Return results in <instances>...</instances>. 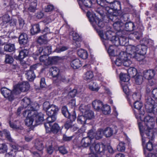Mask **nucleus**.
I'll return each mask as SVG.
<instances>
[{
  "label": "nucleus",
  "mask_w": 157,
  "mask_h": 157,
  "mask_svg": "<svg viewBox=\"0 0 157 157\" xmlns=\"http://www.w3.org/2000/svg\"><path fill=\"white\" fill-rule=\"evenodd\" d=\"M97 2L101 6L96 10L97 13L102 16L104 14L103 10H105L109 19L114 22L113 25L114 27H120L122 22L117 17L121 13V11L118 10L117 7L118 6L120 9H121L120 3L109 2L105 0H97Z\"/></svg>",
  "instance_id": "nucleus-1"
},
{
  "label": "nucleus",
  "mask_w": 157,
  "mask_h": 157,
  "mask_svg": "<svg viewBox=\"0 0 157 157\" xmlns=\"http://www.w3.org/2000/svg\"><path fill=\"white\" fill-rule=\"evenodd\" d=\"M144 122L146 126L144 134L148 139L152 140L154 138L152 130L155 124L154 120L153 117L148 115L144 118Z\"/></svg>",
  "instance_id": "nucleus-2"
},
{
  "label": "nucleus",
  "mask_w": 157,
  "mask_h": 157,
  "mask_svg": "<svg viewBox=\"0 0 157 157\" xmlns=\"http://www.w3.org/2000/svg\"><path fill=\"white\" fill-rule=\"evenodd\" d=\"M141 45H139L136 46L133 45H129L127 47L126 49V52L131 56V57L135 58L138 61L142 60V58H138L137 54L140 52Z\"/></svg>",
  "instance_id": "nucleus-3"
},
{
  "label": "nucleus",
  "mask_w": 157,
  "mask_h": 157,
  "mask_svg": "<svg viewBox=\"0 0 157 157\" xmlns=\"http://www.w3.org/2000/svg\"><path fill=\"white\" fill-rule=\"evenodd\" d=\"M30 86L28 82H23L19 83L14 86L13 92L16 94H19L21 92H25L28 91L29 88Z\"/></svg>",
  "instance_id": "nucleus-4"
},
{
  "label": "nucleus",
  "mask_w": 157,
  "mask_h": 157,
  "mask_svg": "<svg viewBox=\"0 0 157 157\" xmlns=\"http://www.w3.org/2000/svg\"><path fill=\"white\" fill-rule=\"evenodd\" d=\"M90 149L91 152H95L98 153H104L106 150V146L101 143H98L92 144L90 147Z\"/></svg>",
  "instance_id": "nucleus-5"
},
{
  "label": "nucleus",
  "mask_w": 157,
  "mask_h": 157,
  "mask_svg": "<svg viewBox=\"0 0 157 157\" xmlns=\"http://www.w3.org/2000/svg\"><path fill=\"white\" fill-rule=\"evenodd\" d=\"M155 102L152 98L147 95L145 97V106L147 111L149 113L153 112L155 107Z\"/></svg>",
  "instance_id": "nucleus-6"
},
{
  "label": "nucleus",
  "mask_w": 157,
  "mask_h": 157,
  "mask_svg": "<svg viewBox=\"0 0 157 157\" xmlns=\"http://www.w3.org/2000/svg\"><path fill=\"white\" fill-rule=\"evenodd\" d=\"M87 16L89 18V20L93 26L98 25L100 27H102L104 25L103 22L100 20L98 17L95 15L91 14L90 12H88Z\"/></svg>",
  "instance_id": "nucleus-7"
},
{
  "label": "nucleus",
  "mask_w": 157,
  "mask_h": 157,
  "mask_svg": "<svg viewBox=\"0 0 157 157\" xmlns=\"http://www.w3.org/2000/svg\"><path fill=\"white\" fill-rule=\"evenodd\" d=\"M103 135V129H99L96 132L94 130L91 129L88 132V136L92 139L95 138L97 140H99L102 138Z\"/></svg>",
  "instance_id": "nucleus-8"
},
{
  "label": "nucleus",
  "mask_w": 157,
  "mask_h": 157,
  "mask_svg": "<svg viewBox=\"0 0 157 157\" xmlns=\"http://www.w3.org/2000/svg\"><path fill=\"white\" fill-rule=\"evenodd\" d=\"M70 35L72 36L73 40L75 41L73 44L76 47H79L80 46V42L82 40L81 37L75 31L72 30L70 32Z\"/></svg>",
  "instance_id": "nucleus-9"
},
{
  "label": "nucleus",
  "mask_w": 157,
  "mask_h": 157,
  "mask_svg": "<svg viewBox=\"0 0 157 157\" xmlns=\"http://www.w3.org/2000/svg\"><path fill=\"white\" fill-rule=\"evenodd\" d=\"M1 92L4 96L10 101H12L14 98L13 94H15L10 90L6 88H2L1 89Z\"/></svg>",
  "instance_id": "nucleus-10"
},
{
  "label": "nucleus",
  "mask_w": 157,
  "mask_h": 157,
  "mask_svg": "<svg viewBox=\"0 0 157 157\" xmlns=\"http://www.w3.org/2000/svg\"><path fill=\"white\" fill-rule=\"evenodd\" d=\"M127 52H121L120 53L119 57L122 59V63L123 65L126 67H128L132 64L131 60L128 58V56Z\"/></svg>",
  "instance_id": "nucleus-11"
},
{
  "label": "nucleus",
  "mask_w": 157,
  "mask_h": 157,
  "mask_svg": "<svg viewBox=\"0 0 157 157\" xmlns=\"http://www.w3.org/2000/svg\"><path fill=\"white\" fill-rule=\"evenodd\" d=\"M97 32L101 38L104 40H107L111 37L112 33L111 30H97Z\"/></svg>",
  "instance_id": "nucleus-12"
},
{
  "label": "nucleus",
  "mask_w": 157,
  "mask_h": 157,
  "mask_svg": "<svg viewBox=\"0 0 157 157\" xmlns=\"http://www.w3.org/2000/svg\"><path fill=\"white\" fill-rule=\"evenodd\" d=\"M86 107L83 106H80L79 107V109L82 113H84V115L87 120L90 119L94 116V113L91 110H86Z\"/></svg>",
  "instance_id": "nucleus-13"
},
{
  "label": "nucleus",
  "mask_w": 157,
  "mask_h": 157,
  "mask_svg": "<svg viewBox=\"0 0 157 157\" xmlns=\"http://www.w3.org/2000/svg\"><path fill=\"white\" fill-rule=\"evenodd\" d=\"M44 114L42 113H38L37 112H34L33 113V117L37 125L41 123L44 120Z\"/></svg>",
  "instance_id": "nucleus-14"
},
{
  "label": "nucleus",
  "mask_w": 157,
  "mask_h": 157,
  "mask_svg": "<svg viewBox=\"0 0 157 157\" xmlns=\"http://www.w3.org/2000/svg\"><path fill=\"white\" fill-rule=\"evenodd\" d=\"M94 143L92 142V139L88 136V133L87 134V137L83 138L81 141V144L82 146L84 147H86L89 146L90 147L92 144H94Z\"/></svg>",
  "instance_id": "nucleus-15"
},
{
  "label": "nucleus",
  "mask_w": 157,
  "mask_h": 157,
  "mask_svg": "<svg viewBox=\"0 0 157 157\" xmlns=\"http://www.w3.org/2000/svg\"><path fill=\"white\" fill-rule=\"evenodd\" d=\"M63 115L66 117L70 119L71 121H74L76 118L75 115L72 114L71 115L68 111L67 107L64 106L62 107L61 109Z\"/></svg>",
  "instance_id": "nucleus-16"
},
{
  "label": "nucleus",
  "mask_w": 157,
  "mask_h": 157,
  "mask_svg": "<svg viewBox=\"0 0 157 157\" xmlns=\"http://www.w3.org/2000/svg\"><path fill=\"white\" fill-rule=\"evenodd\" d=\"M26 2L29 4V6L28 8L29 11L31 12H34L36 10L37 0H26Z\"/></svg>",
  "instance_id": "nucleus-17"
},
{
  "label": "nucleus",
  "mask_w": 157,
  "mask_h": 157,
  "mask_svg": "<svg viewBox=\"0 0 157 157\" xmlns=\"http://www.w3.org/2000/svg\"><path fill=\"white\" fill-rule=\"evenodd\" d=\"M38 51L40 54L43 53V54L48 55L52 52L51 46H48L40 47Z\"/></svg>",
  "instance_id": "nucleus-18"
},
{
  "label": "nucleus",
  "mask_w": 157,
  "mask_h": 157,
  "mask_svg": "<svg viewBox=\"0 0 157 157\" xmlns=\"http://www.w3.org/2000/svg\"><path fill=\"white\" fill-rule=\"evenodd\" d=\"M58 110V108L57 106L52 105L51 107H50L46 113L48 116H55L57 113Z\"/></svg>",
  "instance_id": "nucleus-19"
},
{
  "label": "nucleus",
  "mask_w": 157,
  "mask_h": 157,
  "mask_svg": "<svg viewBox=\"0 0 157 157\" xmlns=\"http://www.w3.org/2000/svg\"><path fill=\"white\" fill-rule=\"evenodd\" d=\"M155 75V71L153 70H146L143 72V76L145 78L148 80L152 78Z\"/></svg>",
  "instance_id": "nucleus-20"
},
{
  "label": "nucleus",
  "mask_w": 157,
  "mask_h": 157,
  "mask_svg": "<svg viewBox=\"0 0 157 157\" xmlns=\"http://www.w3.org/2000/svg\"><path fill=\"white\" fill-rule=\"evenodd\" d=\"M129 32L128 30H118L116 33V35L118 36V41L119 42V45H121V43L123 39V36L124 33H128Z\"/></svg>",
  "instance_id": "nucleus-21"
},
{
  "label": "nucleus",
  "mask_w": 157,
  "mask_h": 157,
  "mask_svg": "<svg viewBox=\"0 0 157 157\" xmlns=\"http://www.w3.org/2000/svg\"><path fill=\"white\" fill-rule=\"evenodd\" d=\"M30 103L31 101L30 99L27 97H25L21 101V106L23 108H27L28 109L30 107Z\"/></svg>",
  "instance_id": "nucleus-22"
},
{
  "label": "nucleus",
  "mask_w": 157,
  "mask_h": 157,
  "mask_svg": "<svg viewBox=\"0 0 157 157\" xmlns=\"http://www.w3.org/2000/svg\"><path fill=\"white\" fill-rule=\"evenodd\" d=\"M71 66L74 69H77L82 66L80 60L78 59L73 60L71 63Z\"/></svg>",
  "instance_id": "nucleus-23"
},
{
  "label": "nucleus",
  "mask_w": 157,
  "mask_h": 157,
  "mask_svg": "<svg viewBox=\"0 0 157 157\" xmlns=\"http://www.w3.org/2000/svg\"><path fill=\"white\" fill-rule=\"evenodd\" d=\"M146 148L148 151H150L153 150L155 154H157V146H153L152 142L150 140L146 144Z\"/></svg>",
  "instance_id": "nucleus-24"
},
{
  "label": "nucleus",
  "mask_w": 157,
  "mask_h": 157,
  "mask_svg": "<svg viewBox=\"0 0 157 157\" xmlns=\"http://www.w3.org/2000/svg\"><path fill=\"white\" fill-rule=\"evenodd\" d=\"M28 40L27 36L25 33H22L19 36V41L20 44H26L28 42Z\"/></svg>",
  "instance_id": "nucleus-25"
},
{
  "label": "nucleus",
  "mask_w": 157,
  "mask_h": 157,
  "mask_svg": "<svg viewBox=\"0 0 157 157\" xmlns=\"http://www.w3.org/2000/svg\"><path fill=\"white\" fill-rule=\"evenodd\" d=\"M134 108L139 111V113L140 114L143 115L144 114V111H141V109L143 106L142 103L139 101H136L134 102Z\"/></svg>",
  "instance_id": "nucleus-26"
},
{
  "label": "nucleus",
  "mask_w": 157,
  "mask_h": 157,
  "mask_svg": "<svg viewBox=\"0 0 157 157\" xmlns=\"http://www.w3.org/2000/svg\"><path fill=\"white\" fill-rule=\"evenodd\" d=\"M59 69L57 67H53L50 68L49 71L53 77H57L59 75Z\"/></svg>",
  "instance_id": "nucleus-27"
},
{
  "label": "nucleus",
  "mask_w": 157,
  "mask_h": 157,
  "mask_svg": "<svg viewBox=\"0 0 157 157\" xmlns=\"http://www.w3.org/2000/svg\"><path fill=\"white\" fill-rule=\"evenodd\" d=\"M77 54L81 58L83 59H86L88 57V54L86 51L82 49L78 51Z\"/></svg>",
  "instance_id": "nucleus-28"
},
{
  "label": "nucleus",
  "mask_w": 157,
  "mask_h": 157,
  "mask_svg": "<svg viewBox=\"0 0 157 157\" xmlns=\"http://www.w3.org/2000/svg\"><path fill=\"white\" fill-rule=\"evenodd\" d=\"M25 75L27 77V78L29 81H33L35 77V75L34 74L33 71H26Z\"/></svg>",
  "instance_id": "nucleus-29"
},
{
  "label": "nucleus",
  "mask_w": 157,
  "mask_h": 157,
  "mask_svg": "<svg viewBox=\"0 0 157 157\" xmlns=\"http://www.w3.org/2000/svg\"><path fill=\"white\" fill-rule=\"evenodd\" d=\"M4 134L7 140L10 142H12L13 139L10 136V132L6 129H4L2 131H0V136H2Z\"/></svg>",
  "instance_id": "nucleus-30"
},
{
  "label": "nucleus",
  "mask_w": 157,
  "mask_h": 157,
  "mask_svg": "<svg viewBox=\"0 0 157 157\" xmlns=\"http://www.w3.org/2000/svg\"><path fill=\"white\" fill-rule=\"evenodd\" d=\"M39 108V105L37 103L35 102H32L31 103L30 107L29 108L28 110L30 111H33L34 112H34V111L37 110Z\"/></svg>",
  "instance_id": "nucleus-31"
},
{
  "label": "nucleus",
  "mask_w": 157,
  "mask_h": 157,
  "mask_svg": "<svg viewBox=\"0 0 157 157\" xmlns=\"http://www.w3.org/2000/svg\"><path fill=\"white\" fill-rule=\"evenodd\" d=\"M92 105L95 109L99 110L101 109L103 104L102 102L100 101L95 100L93 102Z\"/></svg>",
  "instance_id": "nucleus-32"
},
{
  "label": "nucleus",
  "mask_w": 157,
  "mask_h": 157,
  "mask_svg": "<svg viewBox=\"0 0 157 157\" xmlns=\"http://www.w3.org/2000/svg\"><path fill=\"white\" fill-rule=\"evenodd\" d=\"M4 49L5 51L9 52L14 51L15 49L14 45L10 43L5 45Z\"/></svg>",
  "instance_id": "nucleus-33"
},
{
  "label": "nucleus",
  "mask_w": 157,
  "mask_h": 157,
  "mask_svg": "<svg viewBox=\"0 0 157 157\" xmlns=\"http://www.w3.org/2000/svg\"><path fill=\"white\" fill-rule=\"evenodd\" d=\"M37 42L40 44H45L48 42V40L45 35L39 36L37 40Z\"/></svg>",
  "instance_id": "nucleus-34"
},
{
  "label": "nucleus",
  "mask_w": 157,
  "mask_h": 157,
  "mask_svg": "<svg viewBox=\"0 0 157 157\" xmlns=\"http://www.w3.org/2000/svg\"><path fill=\"white\" fill-rule=\"evenodd\" d=\"M28 51L27 49H24L21 51L19 54L18 58V59L21 60L25 57L27 56L28 54Z\"/></svg>",
  "instance_id": "nucleus-35"
},
{
  "label": "nucleus",
  "mask_w": 157,
  "mask_h": 157,
  "mask_svg": "<svg viewBox=\"0 0 157 157\" xmlns=\"http://www.w3.org/2000/svg\"><path fill=\"white\" fill-rule=\"evenodd\" d=\"M59 57L57 56L49 57H48V60L47 62H46V64L49 65L55 63L57 61L59 60Z\"/></svg>",
  "instance_id": "nucleus-36"
},
{
  "label": "nucleus",
  "mask_w": 157,
  "mask_h": 157,
  "mask_svg": "<svg viewBox=\"0 0 157 157\" xmlns=\"http://www.w3.org/2000/svg\"><path fill=\"white\" fill-rule=\"evenodd\" d=\"M89 88L92 91H98L99 88L96 82H92L89 85Z\"/></svg>",
  "instance_id": "nucleus-37"
},
{
  "label": "nucleus",
  "mask_w": 157,
  "mask_h": 157,
  "mask_svg": "<svg viewBox=\"0 0 157 157\" xmlns=\"http://www.w3.org/2000/svg\"><path fill=\"white\" fill-rule=\"evenodd\" d=\"M103 134H104L106 137H110L112 136L113 134V130L112 129L110 128L107 127L105 130H103Z\"/></svg>",
  "instance_id": "nucleus-38"
},
{
  "label": "nucleus",
  "mask_w": 157,
  "mask_h": 157,
  "mask_svg": "<svg viewBox=\"0 0 157 157\" xmlns=\"http://www.w3.org/2000/svg\"><path fill=\"white\" fill-rule=\"evenodd\" d=\"M101 109L103 113L105 115L109 114L111 112L110 106L107 105H102Z\"/></svg>",
  "instance_id": "nucleus-39"
},
{
  "label": "nucleus",
  "mask_w": 157,
  "mask_h": 157,
  "mask_svg": "<svg viewBox=\"0 0 157 157\" xmlns=\"http://www.w3.org/2000/svg\"><path fill=\"white\" fill-rule=\"evenodd\" d=\"M135 79L136 84L137 85L141 84L143 82V76L139 74H137L135 76Z\"/></svg>",
  "instance_id": "nucleus-40"
},
{
  "label": "nucleus",
  "mask_w": 157,
  "mask_h": 157,
  "mask_svg": "<svg viewBox=\"0 0 157 157\" xmlns=\"http://www.w3.org/2000/svg\"><path fill=\"white\" fill-rule=\"evenodd\" d=\"M128 75L130 77H133L137 75V71L134 68L130 67L127 70Z\"/></svg>",
  "instance_id": "nucleus-41"
},
{
  "label": "nucleus",
  "mask_w": 157,
  "mask_h": 157,
  "mask_svg": "<svg viewBox=\"0 0 157 157\" xmlns=\"http://www.w3.org/2000/svg\"><path fill=\"white\" fill-rule=\"evenodd\" d=\"M147 47L144 45H141L140 52H138L137 54L138 58H141V56H144L146 53Z\"/></svg>",
  "instance_id": "nucleus-42"
},
{
  "label": "nucleus",
  "mask_w": 157,
  "mask_h": 157,
  "mask_svg": "<svg viewBox=\"0 0 157 157\" xmlns=\"http://www.w3.org/2000/svg\"><path fill=\"white\" fill-rule=\"evenodd\" d=\"M34 120V117H33V114H32L30 117L26 118L25 120V124L28 126H29L33 125Z\"/></svg>",
  "instance_id": "nucleus-43"
},
{
  "label": "nucleus",
  "mask_w": 157,
  "mask_h": 157,
  "mask_svg": "<svg viewBox=\"0 0 157 157\" xmlns=\"http://www.w3.org/2000/svg\"><path fill=\"white\" fill-rule=\"evenodd\" d=\"M120 78L121 80L124 82H127L129 80L130 78V76L127 74L121 73L120 74Z\"/></svg>",
  "instance_id": "nucleus-44"
},
{
  "label": "nucleus",
  "mask_w": 157,
  "mask_h": 157,
  "mask_svg": "<svg viewBox=\"0 0 157 157\" xmlns=\"http://www.w3.org/2000/svg\"><path fill=\"white\" fill-rule=\"evenodd\" d=\"M60 129V128L59 125L55 123L51 126L50 130L54 133H56L58 132Z\"/></svg>",
  "instance_id": "nucleus-45"
},
{
  "label": "nucleus",
  "mask_w": 157,
  "mask_h": 157,
  "mask_svg": "<svg viewBox=\"0 0 157 157\" xmlns=\"http://www.w3.org/2000/svg\"><path fill=\"white\" fill-rule=\"evenodd\" d=\"M130 34L133 35L136 39L137 40H139L141 38L143 35L142 32L140 30L131 33Z\"/></svg>",
  "instance_id": "nucleus-46"
},
{
  "label": "nucleus",
  "mask_w": 157,
  "mask_h": 157,
  "mask_svg": "<svg viewBox=\"0 0 157 157\" xmlns=\"http://www.w3.org/2000/svg\"><path fill=\"white\" fill-rule=\"evenodd\" d=\"M87 119L84 115H80L78 117L77 121L79 123L84 124Z\"/></svg>",
  "instance_id": "nucleus-47"
},
{
  "label": "nucleus",
  "mask_w": 157,
  "mask_h": 157,
  "mask_svg": "<svg viewBox=\"0 0 157 157\" xmlns=\"http://www.w3.org/2000/svg\"><path fill=\"white\" fill-rule=\"evenodd\" d=\"M93 77V75L92 71H89L86 73L84 77V79L87 80H90Z\"/></svg>",
  "instance_id": "nucleus-48"
},
{
  "label": "nucleus",
  "mask_w": 157,
  "mask_h": 157,
  "mask_svg": "<svg viewBox=\"0 0 157 157\" xmlns=\"http://www.w3.org/2000/svg\"><path fill=\"white\" fill-rule=\"evenodd\" d=\"M141 98V94L139 92H134L132 95V98L135 101H139Z\"/></svg>",
  "instance_id": "nucleus-49"
},
{
  "label": "nucleus",
  "mask_w": 157,
  "mask_h": 157,
  "mask_svg": "<svg viewBox=\"0 0 157 157\" xmlns=\"http://www.w3.org/2000/svg\"><path fill=\"white\" fill-rule=\"evenodd\" d=\"M14 59L13 57L8 54L5 55V62L6 63L8 64H11L13 61Z\"/></svg>",
  "instance_id": "nucleus-50"
},
{
  "label": "nucleus",
  "mask_w": 157,
  "mask_h": 157,
  "mask_svg": "<svg viewBox=\"0 0 157 157\" xmlns=\"http://www.w3.org/2000/svg\"><path fill=\"white\" fill-rule=\"evenodd\" d=\"M35 146L36 149L40 151H41L44 147L43 143L41 142L36 141L35 143Z\"/></svg>",
  "instance_id": "nucleus-51"
},
{
  "label": "nucleus",
  "mask_w": 157,
  "mask_h": 157,
  "mask_svg": "<svg viewBox=\"0 0 157 157\" xmlns=\"http://www.w3.org/2000/svg\"><path fill=\"white\" fill-rule=\"evenodd\" d=\"M57 78L56 81L57 82L60 81L64 82H68L70 81L69 79H66L65 76L63 75H59L58 76Z\"/></svg>",
  "instance_id": "nucleus-52"
},
{
  "label": "nucleus",
  "mask_w": 157,
  "mask_h": 157,
  "mask_svg": "<svg viewBox=\"0 0 157 157\" xmlns=\"http://www.w3.org/2000/svg\"><path fill=\"white\" fill-rule=\"evenodd\" d=\"M48 55L43 54V55L40 56L39 58V60L40 62H42L46 66H48V65L46 64V62L48 60Z\"/></svg>",
  "instance_id": "nucleus-53"
},
{
  "label": "nucleus",
  "mask_w": 157,
  "mask_h": 157,
  "mask_svg": "<svg viewBox=\"0 0 157 157\" xmlns=\"http://www.w3.org/2000/svg\"><path fill=\"white\" fill-rule=\"evenodd\" d=\"M81 1L84 5L87 7L90 8L92 6V2L90 0H78Z\"/></svg>",
  "instance_id": "nucleus-54"
},
{
  "label": "nucleus",
  "mask_w": 157,
  "mask_h": 157,
  "mask_svg": "<svg viewBox=\"0 0 157 157\" xmlns=\"http://www.w3.org/2000/svg\"><path fill=\"white\" fill-rule=\"evenodd\" d=\"M107 51L108 53L110 56H115L117 55L115 53L114 47L112 45L109 46Z\"/></svg>",
  "instance_id": "nucleus-55"
},
{
  "label": "nucleus",
  "mask_w": 157,
  "mask_h": 157,
  "mask_svg": "<svg viewBox=\"0 0 157 157\" xmlns=\"http://www.w3.org/2000/svg\"><path fill=\"white\" fill-rule=\"evenodd\" d=\"M118 36L117 37L116 36H113L111 38L110 41L113 43L115 46H118L119 45V39Z\"/></svg>",
  "instance_id": "nucleus-56"
},
{
  "label": "nucleus",
  "mask_w": 157,
  "mask_h": 157,
  "mask_svg": "<svg viewBox=\"0 0 157 157\" xmlns=\"http://www.w3.org/2000/svg\"><path fill=\"white\" fill-rule=\"evenodd\" d=\"M71 121H67L65 124V127L67 129H68L69 128H71V129L74 131H75V130L74 129V127L72 126L73 124L72 122V121L71 120Z\"/></svg>",
  "instance_id": "nucleus-57"
},
{
  "label": "nucleus",
  "mask_w": 157,
  "mask_h": 157,
  "mask_svg": "<svg viewBox=\"0 0 157 157\" xmlns=\"http://www.w3.org/2000/svg\"><path fill=\"white\" fill-rule=\"evenodd\" d=\"M125 149L124 143L122 142H120L117 147V149L119 151H123Z\"/></svg>",
  "instance_id": "nucleus-58"
},
{
  "label": "nucleus",
  "mask_w": 157,
  "mask_h": 157,
  "mask_svg": "<svg viewBox=\"0 0 157 157\" xmlns=\"http://www.w3.org/2000/svg\"><path fill=\"white\" fill-rule=\"evenodd\" d=\"M7 150V146L5 144H0V153H4Z\"/></svg>",
  "instance_id": "nucleus-59"
},
{
  "label": "nucleus",
  "mask_w": 157,
  "mask_h": 157,
  "mask_svg": "<svg viewBox=\"0 0 157 157\" xmlns=\"http://www.w3.org/2000/svg\"><path fill=\"white\" fill-rule=\"evenodd\" d=\"M10 17L8 14H5L2 17V20L4 23H7L10 21Z\"/></svg>",
  "instance_id": "nucleus-60"
},
{
  "label": "nucleus",
  "mask_w": 157,
  "mask_h": 157,
  "mask_svg": "<svg viewBox=\"0 0 157 157\" xmlns=\"http://www.w3.org/2000/svg\"><path fill=\"white\" fill-rule=\"evenodd\" d=\"M33 111H30L27 109L24 111L23 113V115L24 117L27 116V117H30L33 114Z\"/></svg>",
  "instance_id": "nucleus-61"
},
{
  "label": "nucleus",
  "mask_w": 157,
  "mask_h": 157,
  "mask_svg": "<svg viewBox=\"0 0 157 157\" xmlns=\"http://www.w3.org/2000/svg\"><path fill=\"white\" fill-rule=\"evenodd\" d=\"M56 119L55 116H48L46 119V121L47 122L51 124L52 122L55 121Z\"/></svg>",
  "instance_id": "nucleus-62"
},
{
  "label": "nucleus",
  "mask_w": 157,
  "mask_h": 157,
  "mask_svg": "<svg viewBox=\"0 0 157 157\" xmlns=\"http://www.w3.org/2000/svg\"><path fill=\"white\" fill-rule=\"evenodd\" d=\"M51 107L50 103L48 101L44 102L43 104V109L46 112L48 111L50 107Z\"/></svg>",
  "instance_id": "nucleus-63"
},
{
  "label": "nucleus",
  "mask_w": 157,
  "mask_h": 157,
  "mask_svg": "<svg viewBox=\"0 0 157 157\" xmlns=\"http://www.w3.org/2000/svg\"><path fill=\"white\" fill-rule=\"evenodd\" d=\"M46 147L48 153L50 154H51L54 150V148L52 147V145H48V144H47L46 145Z\"/></svg>",
  "instance_id": "nucleus-64"
}]
</instances>
